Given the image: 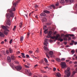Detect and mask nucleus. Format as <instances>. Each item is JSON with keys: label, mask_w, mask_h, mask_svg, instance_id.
<instances>
[{"label": "nucleus", "mask_w": 77, "mask_h": 77, "mask_svg": "<svg viewBox=\"0 0 77 77\" xmlns=\"http://www.w3.org/2000/svg\"><path fill=\"white\" fill-rule=\"evenodd\" d=\"M9 12L10 14L9 13L6 14V18H10L11 17L13 18L14 15L13 12L11 11V10L9 9L7 10V12Z\"/></svg>", "instance_id": "f257e3e1"}, {"label": "nucleus", "mask_w": 77, "mask_h": 77, "mask_svg": "<svg viewBox=\"0 0 77 77\" xmlns=\"http://www.w3.org/2000/svg\"><path fill=\"white\" fill-rule=\"evenodd\" d=\"M70 70V68L69 67L67 68V70H65V74L67 76V77H69L70 75V72L69 70Z\"/></svg>", "instance_id": "f03ea898"}, {"label": "nucleus", "mask_w": 77, "mask_h": 77, "mask_svg": "<svg viewBox=\"0 0 77 77\" xmlns=\"http://www.w3.org/2000/svg\"><path fill=\"white\" fill-rule=\"evenodd\" d=\"M48 42H50V43H51L53 42V41L51 39L49 40L48 39H45V42L44 43V44L45 45L47 46L48 45H47V44H48Z\"/></svg>", "instance_id": "7ed1b4c3"}, {"label": "nucleus", "mask_w": 77, "mask_h": 77, "mask_svg": "<svg viewBox=\"0 0 77 77\" xmlns=\"http://www.w3.org/2000/svg\"><path fill=\"white\" fill-rule=\"evenodd\" d=\"M13 6H12V8L10 10V11L11 12L12 11H15V7H16V4L15 3H14V2H13Z\"/></svg>", "instance_id": "20e7f679"}, {"label": "nucleus", "mask_w": 77, "mask_h": 77, "mask_svg": "<svg viewBox=\"0 0 77 77\" xmlns=\"http://www.w3.org/2000/svg\"><path fill=\"white\" fill-rule=\"evenodd\" d=\"M61 67L62 68H64L66 67V63L65 62H61Z\"/></svg>", "instance_id": "39448f33"}, {"label": "nucleus", "mask_w": 77, "mask_h": 77, "mask_svg": "<svg viewBox=\"0 0 77 77\" xmlns=\"http://www.w3.org/2000/svg\"><path fill=\"white\" fill-rule=\"evenodd\" d=\"M15 68L16 69L17 71H19L22 70V67L20 66H18L15 67Z\"/></svg>", "instance_id": "423d86ee"}, {"label": "nucleus", "mask_w": 77, "mask_h": 77, "mask_svg": "<svg viewBox=\"0 0 77 77\" xmlns=\"http://www.w3.org/2000/svg\"><path fill=\"white\" fill-rule=\"evenodd\" d=\"M25 72L28 74L29 75V76H31V75H32V74L30 72V70L29 69H26Z\"/></svg>", "instance_id": "0eeeda50"}, {"label": "nucleus", "mask_w": 77, "mask_h": 77, "mask_svg": "<svg viewBox=\"0 0 77 77\" xmlns=\"http://www.w3.org/2000/svg\"><path fill=\"white\" fill-rule=\"evenodd\" d=\"M54 52L52 51H50L49 52V55L51 57H54L53 55Z\"/></svg>", "instance_id": "6e6552de"}, {"label": "nucleus", "mask_w": 77, "mask_h": 77, "mask_svg": "<svg viewBox=\"0 0 77 77\" xmlns=\"http://www.w3.org/2000/svg\"><path fill=\"white\" fill-rule=\"evenodd\" d=\"M60 38V35L59 34H57L56 36H54L51 37L52 39H57V38Z\"/></svg>", "instance_id": "1a4fd4ad"}, {"label": "nucleus", "mask_w": 77, "mask_h": 77, "mask_svg": "<svg viewBox=\"0 0 77 77\" xmlns=\"http://www.w3.org/2000/svg\"><path fill=\"white\" fill-rule=\"evenodd\" d=\"M7 25H8V26H11V20H7V22H6Z\"/></svg>", "instance_id": "9d476101"}, {"label": "nucleus", "mask_w": 77, "mask_h": 77, "mask_svg": "<svg viewBox=\"0 0 77 77\" xmlns=\"http://www.w3.org/2000/svg\"><path fill=\"white\" fill-rule=\"evenodd\" d=\"M44 49L47 52H48V51H49V49L48 48L46 47V46H45L44 47Z\"/></svg>", "instance_id": "9b49d317"}, {"label": "nucleus", "mask_w": 77, "mask_h": 77, "mask_svg": "<svg viewBox=\"0 0 77 77\" xmlns=\"http://www.w3.org/2000/svg\"><path fill=\"white\" fill-rule=\"evenodd\" d=\"M58 41H60V42H62L63 41V39H56L55 40H54V42H55L56 40H57Z\"/></svg>", "instance_id": "f8f14e48"}, {"label": "nucleus", "mask_w": 77, "mask_h": 77, "mask_svg": "<svg viewBox=\"0 0 77 77\" xmlns=\"http://www.w3.org/2000/svg\"><path fill=\"white\" fill-rule=\"evenodd\" d=\"M0 36L1 37H2V38H4L5 37V35H4V34L2 32H0Z\"/></svg>", "instance_id": "ddd939ff"}, {"label": "nucleus", "mask_w": 77, "mask_h": 77, "mask_svg": "<svg viewBox=\"0 0 77 77\" xmlns=\"http://www.w3.org/2000/svg\"><path fill=\"white\" fill-rule=\"evenodd\" d=\"M1 27L2 29H3L4 30H7V28L6 27V26H1Z\"/></svg>", "instance_id": "4468645a"}, {"label": "nucleus", "mask_w": 77, "mask_h": 77, "mask_svg": "<svg viewBox=\"0 0 77 77\" xmlns=\"http://www.w3.org/2000/svg\"><path fill=\"white\" fill-rule=\"evenodd\" d=\"M57 76V77H61V75L60 73L58 72L57 73V76Z\"/></svg>", "instance_id": "2eb2a0df"}, {"label": "nucleus", "mask_w": 77, "mask_h": 77, "mask_svg": "<svg viewBox=\"0 0 77 77\" xmlns=\"http://www.w3.org/2000/svg\"><path fill=\"white\" fill-rule=\"evenodd\" d=\"M7 61L8 62L10 63L11 62V58L10 57H7Z\"/></svg>", "instance_id": "dca6fc26"}, {"label": "nucleus", "mask_w": 77, "mask_h": 77, "mask_svg": "<svg viewBox=\"0 0 77 77\" xmlns=\"http://www.w3.org/2000/svg\"><path fill=\"white\" fill-rule=\"evenodd\" d=\"M40 16H41V17H45L46 16V14L45 13H42L40 14Z\"/></svg>", "instance_id": "f3484780"}, {"label": "nucleus", "mask_w": 77, "mask_h": 77, "mask_svg": "<svg viewBox=\"0 0 77 77\" xmlns=\"http://www.w3.org/2000/svg\"><path fill=\"white\" fill-rule=\"evenodd\" d=\"M11 58L12 60H14L16 59V57L13 56H11Z\"/></svg>", "instance_id": "a211bd4d"}, {"label": "nucleus", "mask_w": 77, "mask_h": 77, "mask_svg": "<svg viewBox=\"0 0 77 77\" xmlns=\"http://www.w3.org/2000/svg\"><path fill=\"white\" fill-rule=\"evenodd\" d=\"M42 21L43 22H44V21H47V19L45 17H44L43 18Z\"/></svg>", "instance_id": "6ab92c4d"}, {"label": "nucleus", "mask_w": 77, "mask_h": 77, "mask_svg": "<svg viewBox=\"0 0 77 77\" xmlns=\"http://www.w3.org/2000/svg\"><path fill=\"white\" fill-rule=\"evenodd\" d=\"M47 9H48V10H51V9H52V8H51V5L50 6H49L48 7Z\"/></svg>", "instance_id": "aec40b11"}, {"label": "nucleus", "mask_w": 77, "mask_h": 77, "mask_svg": "<svg viewBox=\"0 0 77 77\" xmlns=\"http://www.w3.org/2000/svg\"><path fill=\"white\" fill-rule=\"evenodd\" d=\"M43 11L45 13H46V14H49L50 13V12L47 10H44Z\"/></svg>", "instance_id": "412c9836"}, {"label": "nucleus", "mask_w": 77, "mask_h": 77, "mask_svg": "<svg viewBox=\"0 0 77 77\" xmlns=\"http://www.w3.org/2000/svg\"><path fill=\"white\" fill-rule=\"evenodd\" d=\"M71 42H72V43H74V45H76V44H77V42H75V41H74V40H72V41H71Z\"/></svg>", "instance_id": "4be33fe9"}, {"label": "nucleus", "mask_w": 77, "mask_h": 77, "mask_svg": "<svg viewBox=\"0 0 77 77\" xmlns=\"http://www.w3.org/2000/svg\"><path fill=\"white\" fill-rule=\"evenodd\" d=\"M60 3L61 4H62L63 5L65 3V1H64V0H61Z\"/></svg>", "instance_id": "5701e85b"}, {"label": "nucleus", "mask_w": 77, "mask_h": 77, "mask_svg": "<svg viewBox=\"0 0 77 77\" xmlns=\"http://www.w3.org/2000/svg\"><path fill=\"white\" fill-rule=\"evenodd\" d=\"M21 55H22V57H23L24 58H25V54H24V53H21Z\"/></svg>", "instance_id": "b1692460"}, {"label": "nucleus", "mask_w": 77, "mask_h": 77, "mask_svg": "<svg viewBox=\"0 0 77 77\" xmlns=\"http://www.w3.org/2000/svg\"><path fill=\"white\" fill-rule=\"evenodd\" d=\"M44 59V61L46 63H48V60L46 58H45Z\"/></svg>", "instance_id": "393cba45"}, {"label": "nucleus", "mask_w": 77, "mask_h": 77, "mask_svg": "<svg viewBox=\"0 0 77 77\" xmlns=\"http://www.w3.org/2000/svg\"><path fill=\"white\" fill-rule=\"evenodd\" d=\"M9 51L10 53H11L12 52V50L11 48H9Z\"/></svg>", "instance_id": "a878e982"}, {"label": "nucleus", "mask_w": 77, "mask_h": 77, "mask_svg": "<svg viewBox=\"0 0 77 77\" xmlns=\"http://www.w3.org/2000/svg\"><path fill=\"white\" fill-rule=\"evenodd\" d=\"M51 36V35L50 34L49 35H48L47 37V38H50V37Z\"/></svg>", "instance_id": "bb28decb"}, {"label": "nucleus", "mask_w": 77, "mask_h": 77, "mask_svg": "<svg viewBox=\"0 0 77 77\" xmlns=\"http://www.w3.org/2000/svg\"><path fill=\"white\" fill-rule=\"evenodd\" d=\"M51 6L54 9H56V7H55V6H54V5H51Z\"/></svg>", "instance_id": "cd10ccee"}, {"label": "nucleus", "mask_w": 77, "mask_h": 77, "mask_svg": "<svg viewBox=\"0 0 77 77\" xmlns=\"http://www.w3.org/2000/svg\"><path fill=\"white\" fill-rule=\"evenodd\" d=\"M56 61L58 62H61V60L60 59L57 58L56 59Z\"/></svg>", "instance_id": "c85d7f7f"}, {"label": "nucleus", "mask_w": 77, "mask_h": 77, "mask_svg": "<svg viewBox=\"0 0 77 77\" xmlns=\"http://www.w3.org/2000/svg\"><path fill=\"white\" fill-rule=\"evenodd\" d=\"M30 35V32H28L27 33V38H29V36Z\"/></svg>", "instance_id": "c756f323"}, {"label": "nucleus", "mask_w": 77, "mask_h": 77, "mask_svg": "<svg viewBox=\"0 0 77 77\" xmlns=\"http://www.w3.org/2000/svg\"><path fill=\"white\" fill-rule=\"evenodd\" d=\"M46 56H47V57L48 58V59L50 58V57H49V55H48V54L47 53H45Z\"/></svg>", "instance_id": "7c9ffc66"}, {"label": "nucleus", "mask_w": 77, "mask_h": 77, "mask_svg": "<svg viewBox=\"0 0 77 77\" xmlns=\"http://www.w3.org/2000/svg\"><path fill=\"white\" fill-rule=\"evenodd\" d=\"M20 27V28L22 27V22H20L19 25Z\"/></svg>", "instance_id": "2f4dec72"}, {"label": "nucleus", "mask_w": 77, "mask_h": 77, "mask_svg": "<svg viewBox=\"0 0 77 77\" xmlns=\"http://www.w3.org/2000/svg\"><path fill=\"white\" fill-rule=\"evenodd\" d=\"M24 66L26 68H29V66H27L26 65H24Z\"/></svg>", "instance_id": "473e14b6"}, {"label": "nucleus", "mask_w": 77, "mask_h": 77, "mask_svg": "<svg viewBox=\"0 0 77 77\" xmlns=\"http://www.w3.org/2000/svg\"><path fill=\"white\" fill-rule=\"evenodd\" d=\"M73 2V0H69V3H72Z\"/></svg>", "instance_id": "72a5a7b5"}, {"label": "nucleus", "mask_w": 77, "mask_h": 77, "mask_svg": "<svg viewBox=\"0 0 77 77\" xmlns=\"http://www.w3.org/2000/svg\"><path fill=\"white\" fill-rule=\"evenodd\" d=\"M4 33L5 34V35H8V33L6 32L5 31L4 32Z\"/></svg>", "instance_id": "f704fd0d"}, {"label": "nucleus", "mask_w": 77, "mask_h": 77, "mask_svg": "<svg viewBox=\"0 0 77 77\" xmlns=\"http://www.w3.org/2000/svg\"><path fill=\"white\" fill-rule=\"evenodd\" d=\"M35 52H36V53H38L39 52V51H38V48H37V50H36V51H35Z\"/></svg>", "instance_id": "c9c22d12"}, {"label": "nucleus", "mask_w": 77, "mask_h": 77, "mask_svg": "<svg viewBox=\"0 0 77 77\" xmlns=\"http://www.w3.org/2000/svg\"><path fill=\"white\" fill-rule=\"evenodd\" d=\"M13 41L12 39H11L9 42V43L10 44H11L12 43V42Z\"/></svg>", "instance_id": "e433bc0d"}, {"label": "nucleus", "mask_w": 77, "mask_h": 77, "mask_svg": "<svg viewBox=\"0 0 77 77\" xmlns=\"http://www.w3.org/2000/svg\"><path fill=\"white\" fill-rule=\"evenodd\" d=\"M35 9H37V8H38V5H35Z\"/></svg>", "instance_id": "4c0bfd02"}, {"label": "nucleus", "mask_w": 77, "mask_h": 77, "mask_svg": "<svg viewBox=\"0 0 77 77\" xmlns=\"http://www.w3.org/2000/svg\"><path fill=\"white\" fill-rule=\"evenodd\" d=\"M75 50H72L71 51V53H73V54L75 53Z\"/></svg>", "instance_id": "58836bf2"}, {"label": "nucleus", "mask_w": 77, "mask_h": 77, "mask_svg": "<svg viewBox=\"0 0 77 77\" xmlns=\"http://www.w3.org/2000/svg\"><path fill=\"white\" fill-rule=\"evenodd\" d=\"M48 32L47 31V29H46V30H45L44 32L45 33H47V32Z\"/></svg>", "instance_id": "ea45409f"}, {"label": "nucleus", "mask_w": 77, "mask_h": 77, "mask_svg": "<svg viewBox=\"0 0 77 77\" xmlns=\"http://www.w3.org/2000/svg\"><path fill=\"white\" fill-rule=\"evenodd\" d=\"M76 73V72H73L72 73V75H75V74Z\"/></svg>", "instance_id": "a19ab883"}, {"label": "nucleus", "mask_w": 77, "mask_h": 77, "mask_svg": "<svg viewBox=\"0 0 77 77\" xmlns=\"http://www.w3.org/2000/svg\"><path fill=\"white\" fill-rule=\"evenodd\" d=\"M69 0H65V2L66 3H69Z\"/></svg>", "instance_id": "79ce46f5"}, {"label": "nucleus", "mask_w": 77, "mask_h": 77, "mask_svg": "<svg viewBox=\"0 0 77 77\" xmlns=\"http://www.w3.org/2000/svg\"><path fill=\"white\" fill-rule=\"evenodd\" d=\"M46 29H47V26H45V27H44L43 29L44 30H45Z\"/></svg>", "instance_id": "37998d69"}, {"label": "nucleus", "mask_w": 77, "mask_h": 77, "mask_svg": "<svg viewBox=\"0 0 77 77\" xmlns=\"http://www.w3.org/2000/svg\"><path fill=\"white\" fill-rule=\"evenodd\" d=\"M65 60V58H62L61 59V61H64Z\"/></svg>", "instance_id": "c03bdc74"}, {"label": "nucleus", "mask_w": 77, "mask_h": 77, "mask_svg": "<svg viewBox=\"0 0 77 77\" xmlns=\"http://www.w3.org/2000/svg\"><path fill=\"white\" fill-rule=\"evenodd\" d=\"M69 35L70 36H74V34H69Z\"/></svg>", "instance_id": "a18cd8bd"}, {"label": "nucleus", "mask_w": 77, "mask_h": 77, "mask_svg": "<svg viewBox=\"0 0 77 77\" xmlns=\"http://www.w3.org/2000/svg\"><path fill=\"white\" fill-rule=\"evenodd\" d=\"M9 53V51L8 50L6 51V54H8Z\"/></svg>", "instance_id": "49530a36"}, {"label": "nucleus", "mask_w": 77, "mask_h": 77, "mask_svg": "<svg viewBox=\"0 0 77 77\" xmlns=\"http://www.w3.org/2000/svg\"><path fill=\"white\" fill-rule=\"evenodd\" d=\"M69 35H68V34H66V35H65V37H69Z\"/></svg>", "instance_id": "de8ad7c7"}, {"label": "nucleus", "mask_w": 77, "mask_h": 77, "mask_svg": "<svg viewBox=\"0 0 77 77\" xmlns=\"http://www.w3.org/2000/svg\"><path fill=\"white\" fill-rule=\"evenodd\" d=\"M52 33V32L51 31H50L49 32V35H51Z\"/></svg>", "instance_id": "09e8293b"}, {"label": "nucleus", "mask_w": 77, "mask_h": 77, "mask_svg": "<svg viewBox=\"0 0 77 77\" xmlns=\"http://www.w3.org/2000/svg\"><path fill=\"white\" fill-rule=\"evenodd\" d=\"M55 6H57L59 5V3H56V4H55Z\"/></svg>", "instance_id": "8fccbe9b"}, {"label": "nucleus", "mask_w": 77, "mask_h": 77, "mask_svg": "<svg viewBox=\"0 0 77 77\" xmlns=\"http://www.w3.org/2000/svg\"><path fill=\"white\" fill-rule=\"evenodd\" d=\"M29 52L31 54H32L33 53V52L31 51H29Z\"/></svg>", "instance_id": "3c124183"}, {"label": "nucleus", "mask_w": 77, "mask_h": 77, "mask_svg": "<svg viewBox=\"0 0 77 77\" xmlns=\"http://www.w3.org/2000/svg\"><path fill=\"white\" fill-rule=\"evenodd\" d=\"M75 30V28H74L72 29V31H74Z\"/></svg>", "instance_id": "603ef678"}, {"label": "nucleus", "mask_w": 77, "mask_h": 77, "mask_svg": "<svg viewBox=\"0 0 77 77\" xmlns=\"http://www.w3.org/2000/svg\"><path fill=\"white\" fill-rule=\"evenodd\" d=\"M74 44L72 43H70L69 44V45H73Z\"/></svg>", "instance_id": "864d4df0"}, {"label": "nucleus", "mask_w": 77, "mask_h": 77, "mask_svg": "<svg viewBox=\"0 0 77 77\" xmlns=\"http://www.w3.org/2000/svg\"><path fill=\"white\" fill-rule=\"evenodd\" d=\"M64 44L66 45L67 44V42H63Z\"/></svg>", "instance_id": "5fc2aeb1"}, {"label": "nucleus", "mask_w": 77, "mask_h": 77, "mask_svg": "<svg viewBox=\"0 0 77 77\" xmlns=\"http://www.w3.org/2000/svg\"><path fill=\"white\" fill-rule=\"evenodd\" d=\"M38 66V65L36 64V65H35V66H34V68H35L36 67V66Z\"/></svg>", "instance_id": "6e6d98bb"}, {"label": "nucleus", "mask_w": 77, "mask_h": 77, "mask_svg": "<svg viewBox=\"0 0 77 77\" xmlns=\"http://www.w3.org/2000/svg\"><path fill=\"white\" fill-rule=\"evenodd\" d=\"M53 70L54 71H55L56 70V68H54Z\"/></svg>", "instance_id": "4d7b16f0"}, {"label": "nucleus", "mask_w": 77, "mask_h": 77, "mask_svg": "<svg viewBox=\"0 0 77 77\" xmlns=\"http://www.w3.org/2000/svg\"><path fill=\"white\" fill-rule=\"evenodd\" d=\"M57 33V32L56 31H55L54 32V35H56V33Z\"/></svg>", "instance_id": "13d9d810"}, {"label": "nucleus", "mask_w": 77, "mask_h": 77, "mask_svg": "<svg viewBox=\"0 0 77 77\" xmlns=\"http://www.w3.org/2000/svg\"><path fill=\"white\" fill-rule=\"evenodd\" d=\"M38 15H36L35 16L36 18H37V19H38Z\"/></svg>", "instance_id": "bf43d9fd"}, {"label": "nucleus", "mask_w": 77, "mask_h": 77, "mask_svg": "<svg viewBox=\"0 0 77 77\" xmlns=\"http://www.w3.org/2000/svg\"><path fill=\"white\" fill-rule=\"evenodd\" d=\"M26 57L28 58H29V55H26Z\"/></svg>", "instance_id": "052dcab7"}, {"label": "nucleus", "mask_w": 77, "mask_h": 77, "mask_svg": "<svg viewBox=\"0 0 77 77\" xmlns=\"http://www.w3.org/2000/svg\"><path fill=\"white\" fill-rule=\"evenodd\" d=\"M74 64H77V61H75V62H74Z\"/></svg>", "instance_id": "680f3d73"}, {"label": "nucleus", "mask_w": 77, "mask_h": 77, "mask_svg": "<svg viewBox=\"0 0 77 77\" xmlns=\"http://www.w3.org/2000/svg\"><path fill=\"white\" fill-rule=\"evenodd\" d=\"M51 61L52 62H54V60H51Z\"/></svg>", "instance_id": "e2e57ef3"}, {"label": "nucleus", "mask_w": 77, "mask_h": 77, "mask_svg": "<svg viewBox=\"0 0 77 77\" xmlns=\"http://www.w3.org/2000/svg\"><path fill=\"white\" fill-rule=\"evenodd\" d=\"M66 48H68V47H69V45H66Z\"/></svg>", "instance_id": "0e129e2a"}, {"label": "nucleus", "mask_w": 77, "mask_h": 77, "mask_svg": "<svg viewBox=\"0 0 77 77\" xmlns=\"http://www.w3.org/2000/svg\"><path fill=\"white\" fill-rule=\"evenodd\" d=\"M20 41H21V42H23V39H20Z\"/></svg>", "instance_id": "69168bd1"}, {"label": "nucleus", "mask_w": 77, "mask_h": 77, "mask_svg": "<svg viewBox=\"0 0 77 77\" xmlns=\"http://www.w3.org/2000/svg\"><path fill=\"white\" fill-rule=\"evenodd\" d=\"M1 44H4V42H1Z\"/></svg>", "instance_id": "338daca9"}, {"label": "nucleus", "mask_w": 77, "mask_h": 77, "mask_svg": "<svg viewBox=\"0 0 77 77\" xmlns=\"http://www.w3.org/2000/svg\"><path fill=\"white\" fill-rule=\"evenodd\" d=\"M23 36H21L20 37V39H23Z\"/></svg>", "instance_id": "774afa93"}]
</instances>
